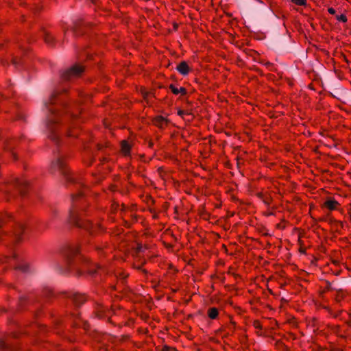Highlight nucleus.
Listing matches in <instances>:
<instances>
[{"label": "nucleus", "mask_w": 351, "mask_h": 351, "mask_svg": "<svg viewBox=\"0 0 351 351\" xmlns=\"http://www.w3.org/2000/svg\"><path fill=\"white\" fill-rule=\"evenodd\" d=\"M64 157L65 156L62 154H58L56 156L54 160L51 162V169L58 171L66 182H74V178L71 175L69 170L67 169Z\"/></svg>", "instance_id": "7ed1b4c3"}, {"label": "nucleus", "mask_w": 351, "mask_h": 351, "mask_svg": "<svg viewBox=\"0 0 351 351\" xmlns=\"http://www.w3.org/2000/svg\"><path fill=\"white\" fill-rule=\"evenodd\" d=\"M328 10V12L331 14H335V10L332 8H329Z\"/></svg>", "instance_id": "a878e982"}, {"label": "nucleus", "mask_w": 351, "mask_h": 351, "mask_svg": "<svg viewBox=\"0 0 351 351\" xmlns=\"http://www.w3.org/2000/svg\"><path fill=\"white\" fill-rule=\"evenodd\" d=\"M97 147L98 150L101 149V146L100 145H97Z\"/></svg>", "instance_id": "cd10ccee"}, {"label": "nucleus", "mask_w": 351, "mask_h": 351, "mask_svg": "<svg viewBox=\"0 0 351 351\" xmlns=\"http://www.w3.org/2000/svg\"><path fill=\"white\" fill-rule=\"evenodd\" d=\"M7 149H8V150H9V151H10V152H12L11 148H10V147H7Z\"/></svg>", "instance_id": "473e14b6"}, {"label": "nucleus", "mask_w": 351, "mask_h": 351, "mask_svg": "<svg viewBox=\"0 0 351 351\" xmlns=\"http://www.w3.org/2000/svg\"><path fill=\"white\" fill-rule=\"evenodd\" d=\"M193 117H194V116L191 113V116H189V117H184V119L185 121H190Z\"/></svg>", "instance_id": "393cba45"}, {"label": "nucleus", "mask_w": 351, "mask_h": 351, "mask_svg": "<svg viewBox=\"0 0 351 351\" xmlns=\"http://www.w3.org/2000/svg\"><path fill=\"white\" fill-rule=\"evenodd\" d=\"M208 315L210 319H215L218 315V310L216 308L208 309Z\"/></svg>", "instance_id": "dca6fc26"}, {"label": "nucleus", "mask_w": 351, "mask_h": 351, "mask_svg": "<svg viewBox=\"0 0 351 351\" xmlns=\"http://www.w3.org/2000/svg\"><path fill=\"white\" fill-rule=\"evenodd\" d=\"M291 1L298 5H306V0H291Z\"/></svg>", "instance_id": "6ab92c4d"}, {"label": "nucleus", "mask_w": 351, "mask_h": 351, "mask_svg": "<svg viewBox=\"0 0 351 351\" xmlns=\"http://www.w3.org/2000/svg\"><path fill=\"white\" fill-rule=\"evenodd\" d=\"M336 18L339 21H342V22H346L347 21V18H346V15H344V14L337 15L336 16Z\"/></svg>", "instance_id": "412c9836"}, {"label": "nucleus", "mask_w": 351, "mask_h": 351, "mask_svg": "<svg viewBox=\"0 0 351 351\" xmlns=\"http://www.w3.org/2000/svg\"><path fill=\"white\" fill-rule=\"evenodd\" d=\"M83 195L82 192H78L75 195L71 196L72 208L69 210V221L72 224L80 228H84L88 231L90 234H93L96 230L100 229L99 226H93L88 221L83 219L79 210L77 208V200L81 198Z\"/></svg>", "instance_id": "f03ea898"}, {"label": "nucleus", "mask_w": 351, "mask_h": 351, "mask_svg": "<svg viewBox=\"0 0 351 351\" xmlns=\"http://www.w3.org/2000/svg\"><path fill=\"white\" fill-rule=\"evenodd\" d=\"M16 269L25 274L31 272V269L27 263H21L17 267H16Z\"/></svg>", "instance_id": "4468645a"}, {"label": "nucleus", "mask_w": 351, "mask_h": 351, "mask_svg": "<svg viewBox=\"0 0 351 351\" xmlns=\"http://www.w3.org/2000/svg\"><path fill=\"white\" fill-rule=\"evenodd\" d=\"M121 150L125 155L129 154L130 151V145L127 142L123 141L121 143Z\"/></svg>", "instance_id": "f3484780"}, {"label": "nucleus", "mask_w": 351, "mask_h": 351, "mask_svg": "<svg viewBox=\"0 0 351 351\" xmlns=\"http://www.w3.org/2000/svg\"><path fill=\"white\" fill-rule=\"evenodd\" d=\"M64 255L69 267L77 266L78 262L83 261L77 245L68 246L64 251Z\"/></svg>", "instance_id": "20e7f679"}, {"label": "nucleus", "mask_w": 351, "mask_h": 351, "mask_svg": "<svg viewBox=\"0 0 351 351\" xmlns=\"http://www.w3.org/2000/svg\"><path fill=\"white\" fill-rule=\"evenodd\" d=\"M84 25V24L82 22H75L74 26L72 29L75 36L82 34V26Z\"/></svg>", "instance_id": "9d476101"}, {"label": "nucleus", "mask_w": 351, "mask_h": 351, "mask_svg": "<svg viewBox=\"0 0 351 351\" xmlns=\"http://www.w3.org/2000/svg\"><path fill=\"white\" fill-rule=\"evenodd\" d=\"M0 350L1 351H12L13 348L8 342L5 341L3 340H0Z\"/></svg>", "instance_id": "ddd939ff"}, {"label": "nucleus", "mask_w": 351, "mask_h": 351, "mask_svg": "<svg viewBox=\"0 0 351 351\" xmlns=\"http://www.w3.org/2000/svg\"><path fill=\"white\" fill-rule=\"evenodd\" d=\"M198 237H199V243L200 239H202V235L199 233Z\"/></svg>", "instance_id": "c85d7f7f"}, {"label": "nucleus", "mask_w": 351, "mask_h": 351, "mask_svg": "<svg viewBox=\"0 0 351 351\" xmlns=\"http://www.w3.org/2000/svg\"><path fill=\"white\" fill-rule=\"evenodd\" d=\"M176 69L180 73L183 75H186L188 74L189 71V67L187 63L184 61L180 62L176 67Z\"/></svg>", "instance_id": "1a4fd4ad"}, {"label": "nucleus", "mask_w": 351, "mask_h": 351, "mask_svg": "<svg viewBox=\"0 0 351 351\" xmlns=\"http://www.w3.org/2000/svg\"><path fill=\"white\" fill-rule=\"evenodd\" d=\"M341 298H342V295H337L336 296V300H337V301H338V302H339V301L341 300Z\"/></svg>", "instance_id": "bb28decb"}, {"label": "nucleus", "mask_w": 351, "mask_h": 351, "mask_svg": "<svg viewBox=\"0 0 351 351\" xmlns=\"http://www.w3.org/2000/svg\"><path fill=\"white\" fill-rule=\"evenodd\" d=\"M12 64L14 65V66L16 69H19L20 67L21 64H22V62L20 59L14 58L12 60Z\"/></svg>", "instance_id": "a211bd4d"}, {"label": "nucleus", "mask_w": 351, "mask_h": 351, "mask_svg": "<svg viewBox=\"0 0 351 351\" xmlns=\"http://www.w3.org/2000/svg\"><path fill=\"white\" fill-rule=\"evenodd\" d=\"M143 249H144V247L141 243L136 244V247H135L136 252H137V253L141 252L143 251Z\"/></svg>", "instance_id": "aec40b11"}, {"label": "nucleus", "mask_w": 351, "mask_h": 351, "mask_svg": "<svg viewBox=\"0 0 351 351\" xmlns=\"http://www.w3.org/2000/svg\"><path fill=\"white\" fill-rule=\"evenodd\" d=\"M6 217H8V218H9V219H11V218H12V217H11V216H10V215H9V216H7Z\"/></svg>", "instance_id": "72a5a7b5"}, {"label": "nucleus", "mask_w": 351, "mask_h": 351, "mask_svg": "<svg viewBox=\"0 0 351 351\" xmlns=\"http://www.w3.org/2000/svg\"><path fill=\"white\" fill-rule=\"evenodd\" d=\"M28 184V182L26 180H17L14 182V186L18 189L21 196L25 195V189L27 187Z\"/></svg>", "instance_id": "0eeeda50"}, {"label": "nucleus", "mask_w": 351, "mask_h": 351, "mask_svg": "<svg viewBox=\"0 0 351 351\" xmlns=\"http://www.w3.org/2000/svg\"><path fill=\"white\" fill-rule=\"evenodd\" d=\"M99 269V270H101V269L99 267H95V268H93V269H90L88 270V272L90 273V274L91 275H94L95 274H96L97 272V269Z\"/></svg>", "instance_id": "5701e85b"}, {"label": "nucleus", "mask_w": 351, "mask_h": 351, "mask_svg": "<svg viewBox=\"0 0 351 351\" xmlns=\"http://www.w3.org/2000/svg\"><path fill=\"white\" fill-rule=\"evenodd\" d=\"M43 39L45 40V43L49 45V46H53L55 43V38L49 34V33L45 30H43Z\"/></svg>", "instance_id": "6e6552de"}, {"label": "nucleus", "mask_w": 351, "mask_h": 351, "mask_svg": "<svg viewBox=\"0 0 351 351\" xmlns=\"http://www.w3.org/2000/svg\"><path fill=\"white\" fill-rule=\"evenodd\" d=\"M65 295L66 297L70 298L72 300L73 304L76 307L81 306L86 301V298L84 295H79L76 293H65Z\"/></svg>", "instance_id": "423d86ee"}, {"label": "nucleus", "mask_w": 351, "mask_h": 351, "mask_svg": "<svg viewBox=\"0 0 351 351\" xmlns=\"http://www.w3.org/2000/svg\"><path fill=\"white\" fill-rule=\"evenodd\" d=\"M84 71V67L80 64H75L66 70L62 75L65 80H70L72 78L79 77Z\"/></svg>", "instance_id": "39448f33"}, {"label": "nucleus", "mask_w": 351, "mask_h": 351, "mask_svg": "<svg viewBox=\"0 0 351 351\" xmlns=\"http://www.w3.org/2000/svg\"><path fill=\"white\" fill-rule=\"evenodd\" d=\"M154 124L160 128H163L167 123V121L162 116H158L154 120Z\"/></svg>", "instance_id": "9b49d317"}, {"label": "nucleus", "mask_w": 351, "mask_h": 351, "mask_svg": "<svg viewBox=\"0 0 351 351\" xmlns=\"http://www.w3.org/2000/svg\"><path fill=\"white\" fill-rule=\"evenodd\" d=\"M43 110L46 113V128L48 136L56 143L60 138V132L69 136H75L70 132L71 124L77 125L80 118L73 112V108L78 103H67L58 90L53 92L50 97L44 101Z\"/></svg>", "instance_id": "f257e3e1"}, {"label": "nucleus", "mask_w": 351, "mask_h": 351, "mask_svg": "<svg viewBox=\"0 0 351 351\" xmlns=\"http://www.w3.org/2000/svg\"><path fill=\"white\" fill-rule=\"evenodd\" d=\"M178 114L181 117H182L183 118L184 117H189L191 116V113L190 112H184V111H182V110H180L178 112Z\"/></svg>", "instance_id": "4be33fe9"}, {"label": "nucleus", "mask_w": 351, "mask_h": 351, "mask_svg": "<svg viewBox=\"0 0 351 351\" xmlns=\"http://www.w3.org/2000/svg\"><path fill=\"white\" fill-rule=\"evenodd\" d=\"M198 213H199V217L201 216V210L200 208H199V211H198Z\"/></svg>", "instance_id": "c756f323"}, {"label": "nucleus", "mask_w": 351, "mask_h": 351, "mask_svg": "<svg viewBox=\"0 0 351 351\" xmlns=\"http://www.w3.org/2000/svg\"><path fill=\"white\" fill-rule=\"evenodd\" d=\"M337 204L338 202L334 199H328L324 203V206L331 210H335Z\"/></svg>", "instance_id": "f8f14e48"}, {"label": "nucleus", "mask_w": 351, "mask_h": 351, "mask_svg": "<svg viewBox=\"0 0 351 351\" xmlns=\"http://www.w3.org/2000/svg\"><path fill=\"white\" fill-rule=\"evenodd\" d=\"M169 88L171 90L173 93L175 95H178L179 93H182V94L186 93V89L182 87H181L180 88H178L176 86H174L173 84H171L169 86Z\"/></svg>", "instance_id": "2eb2a0df"}, {"label": "nucleus", "mask_w": 351, "mask_h": 351, "mask_svg": "<svg viewBox=\"0 0 351 351\" xmlns=\"http://www.w3.org/2000/svg\"><path fill=\"white\" fill-rule=\"evenodd\" d=\"M160 351H174V350L169 346H165Z\"/></svg>", "instance_id": "b1692460"}, {"label": "nucleus", "mask_w": 351, "mask_h": 351, "mask_svg": "<svg viewBox=\"0 0 351 351\" xmlns=\"http://www.w3.org/2000/svg\"><path fill=\"white\" fill-rule=\"evenodd\" d=\"M136 269H141V266H137V267H136Z\"/></svg>", "instance_id": "2f4dec72"}, {"label": "nucleus", "mask_w": 351, "mask_h": 351, "mask_svg": "<svg viewBox=\"0 0 351 351\" xmlns=\"http://www.w3.org/2000/svg\"><path fill=\"white\" fill-rule=\"evenodd\" d=\"M4 259L7 261V260H10V258L5 257V258H4Z\"/></svg>", "instance_id": "7c9ffc66"}]
</instances>
